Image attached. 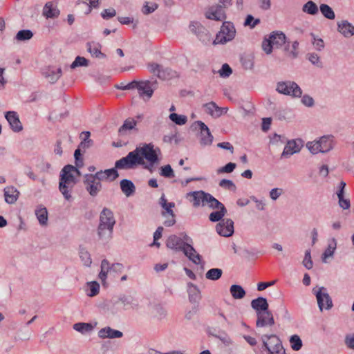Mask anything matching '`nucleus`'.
<instances>
[{
  "mask_svg": "<svg viewBox=\"0 0 354 354\" xmlns=\"http://www.w3.org/2000/svg\"><path fill=\"white\" fill-rule=\"evenodd\" d=\"M144 159L147 160L151 167L158 162V156L152 145L145 144L142 147H137L127 156L117 160L115 167L119 169H131L137 165H144Z\"/></svg>",
  "mask_w": 354,
  "mask_h": 354,
  "instance_id": "obj_1",
  "label": "nucleus"
},
{
  "mask_svg": "<svg viewBox=\"0 0 354 354\" xmlns=\"http://www.w3.org/2000/svg\"><path fill=\"white\" fill-rule=\"evenodd\" d=\"M81 173L79 169L71 165H67L62 169L59 175V189L64 198H72V191L78 181Z\"/></svg>",
  "mask_w": 354,
  "mask_h": 354,
  "instance_id": "obj_2",
  "label": "nucleus"
},
{
  "mask_svg": "<svg viewBox=\"0 0 354 354\" xmlns=\"http://www.w3.org/2000/svg\"><path fill=\"white\" fill-rule=\"evenodd\" d=\"M115 220L111 210L104 208L100 215L97 233L100 239L109 240L111 238Z\"/></svg>",
  "mask_w": 354,
  "mask_h": 354,
  "instance_id": "obj_3",
  "label": "nucleus"
},
{
  "mask_svg": "<svg viewBox=\"0 0 354 354\" xmlns=\"http://www.w3.org/2000/svg\"><path fill=\"white\" fill-rule=\"evenodd\" d=\"M232 3V0H219L218 3L207 9L205 16L207 19L222 21L226 19L225 10Z\"/></svg>",
  "mask_w": 354,
  "mask_h": 354,
  "instance_id": "obj_4",
  "label": "nucleus"
},
{
  "mask_svg": "<svg viewBox=\"0 0 354 354\" xmlns=\"http://www.w3.org/2000/svg\"><path fill=\"white\" fill-rule=\"evenodd\" d=\"M286 37L281 31H274L270 34L268 37L264 38L262 41V49L269 55L272 52L273 48H279L286 44Z\"/></svg>",
  "mask_w": 354,
  "mask_h": 354,
  "instance_id": "obj_5",
  "label": "nucleus"
},
{
  "mask_svg": "<svg viewBox=\"0 0 354 354\" xmlns=\"http://www.w3.org/2000/svg\"><path fill=\"white\" fill-rule=\"evenodd\" d=\"M236 35V30L232 23L224 21L220 31L214 41L215 44H225L232 40Z\"/></svg>",
  "mask_w": 354,
  "mask_h": 354,
  "instance_id": "obj_6",
  "label": "nucleus"
},
{
  "mask_svg": "<svg viewBox=\"0 0 354 354\" xmlns=\"http://www.w3.org/2000/svg\"><path fill=\"white\" fill-rule=\"evenodd\" d=\"M102 181L96 173L84 176V184L86 191L91 196H96L101 191Z\"/></svg>",
  "mask_w": 354,
  "mask_h": 354,
  "instance_id": "obj_7",
  "label": "nucleus"
},
{
  "mask_svg": "<svg viewBox=\"0 0 354 354\" xmlns=\"http://www.w3.org/2000/svg\"><path fill=\"white\" fill-rule=\"evenodd\" d=\"M277 91L282 94L300 97L302 94L301 88L295 82H281L277 84Z\"/></svg>",
  "mask_w": 354,
  "mask_h": 354,
  "instance_id": "obj_8",
  "label": "nucleus"
},
{
  "mask_svg": "<svg viewBox=\"0 0 354 354\" xmlns=\"http://www.w3.org/2000/svg\"><path fill=\"white\" fill-rule=\"evenodd\" d=\"M313 292L316 296L318 306L321 311L324 309L329 310L332 308L331 298L324 287L314 288Z\"/></svg>",
  "mask_w": 354,
  "mask_h": 354,
  "instance_id": "obj_9",
  "label": "nucleus"
},
{
  "mask_svg": "<svg viewBox=\"0 0 354 354\" xmlns=\"http://www.w3.org/2000/svg\"><path fill=\"white\" fill-rule=\"evenodd\" d=\"M147 68L150 73L162 80H167L172 76V71L169 68H164L161 65L157 63L148 64Z\"/></svg>",
  "mask_w": 354,
  "mask_h": 354,
  "instance_id": "obj_10",
  "label": "nucleus"
},
{
  "mask_svg": "<svg viewBox=\"0 0 354 354\" xmlns=\"http://www.w3.org/2000/svg\"><path fill=\"white\" fill-rule=\"evenodd\" d=\"M218 234L225 237L231 236L234 233V222L230 219H223L216 226Z\"/></svg>",
  "mask_w": 354,
  "mask_h": 354,
  "instance_id": "obj_11",
  "label": "nucleus"
},
{
  "mask_svg": "<svg viewBox=\"0 0 354 354\" xmlns=\"http://www.w3.org/2000/svg\"><path fill=\"white\" fill-rule=\"evenodd\" d=\"M195 124L201 130V145L203 146L212 145L213 142V136L211 134L207 126L202 121H196Z\"/></svg>",
  "mask_w": 354,
  "mask_h": 354,
  "instance_id": "obj_12",
  "label": "nucleus"
},
{
  "mask_svg": "<svg viewBox=\"0 0 354 354\" xmlns=\"http://www.w3.org/2000/svg\"><path fill=\"white\" fill-rule=\"evenodd\" d=\"M187 244L182 238L174 234L169 236L166 241V246L176 252H183Z\"/></svg>",
  "mask_w": 354,
  "mask_h": 354,
  "instance_id": "obj_13",
  "label": "nucleus"
},
{
  "mask_svg": "<svg viewBox=\"0 0 354 354\" xmlns=\"http://www.w3.org/2000/svg\"><path fill=\"white\" fill-rule=\"evenodd\" d=\"M207 194L203 191L191 192L187 194L186 198L189 200L194 207H197L201 204L205 205Z\"/></svg>",
  "mask_w": 354,
  "mask_h": 354,
  "instance_id": "obj_14",
  "label": "nucleus"
},
{
  "mask_svg": "<svg viewBox=\"0 0 354 354\" xmlns=\"http://www.w3.org/2000/svg\"><path fill=\"white\" fill-rule=\"evenodd\" d=\"M263 345L268 353L279 349L282 346L279 338L275 335H265L263 337Z\"/></svg>",
  "mask_w": 354,
  "mask_h": 354,
  "instance_id": "obj_15",
  "label": "nucleus"
},
{
  "mask_svg": "<svg viewBox=\"0 0 354 354\" xmlns=\"http://www.w3.org/2000/svg\"><path fill=\"white\" fill-rule=\"evenodd\" d=\"M257 327H264L266 326H272L274 324V320L271 312L268 310L257 312Z\"/></svg>",
  "mask_w": 354,
  "mask_h": 354,
  "instance_id": "obj_16",
  "label": "nucleus"
},
{
  "mask_svg": "<svg viewBox=\"0 0 354 354\" xmlns=\"http://www.w3.org/2000/svg\"><path fill=\"white\" fill-rule=\"evenodd\" d=\"M337 31L346 38L354 36V26L346 20L337 22Z\"/></svg>",
  "mask_w": 354,
  "mask_h": 354,
  "instance_id": "obj_17",
  "label": "nucleus"
},
{
  "mask_svg": "<svg viewBox=\"0 0 354 354\" xmlns=\"http://www.w3.org/2000/svg\"><path fill=\"white\" fill-rule=\"evenodd\" d=\"M5 117L14 131L19 132L22 130V124L15 111H8Z\"/></svg>",
  "mask_w": 354,
  "mask_h": 354,
  "instance_id": "obj_18",
  "label": "nucleus"
},
{
  "mask_svg": "<svg viewBox=\"0 0 354 354\" xmlns=\"http://www.w3.org/2000/svg\"><path fill=\"white\" fill-rule=\"evenodd\" d=\"M3 195L6 203L14 204L19 198V192L14 186H7L3 189Z\"/></svg>",
  "mask_w": 354,
  "mask_h": 354,
  "instance_id": "obj_19",
  "label": "nucleus"
},
{
  "mask_svg": "<svg viewBox=\"0 0 354 354\" xmlns=\"http://www.w3.org/2000/svg\"><path fill=\"white\" fill-rule=\"evenodd\" d=\"M138 91L140 97L149 99L153 93V89L151 88V82L147 81H140Z\"/></svg>",
  "mask_w": 354,
  "mask_h": 354,
  "instance_id": "obj_20",
  "label": "nucleus"
},
{
  "mask_svg": "<svg viewBox=\"0 0 354 354\" xmlns=\"http://www.w3.org/2000/svg\"><path fill=\"white\" fill-rule=\"evenodd\" d=\"M43 15L46 18H55L59 15L57 3L53 1L47 2L43 8Z\"/></svg>",
  "mask_w": 354,
  "mask_h": 354,
  "instance_id": "obj_21",
  "label": "nucleus"
},
{
  "mask_svg": "<svg viewBox=\"0 0 354 354\" xmlns=\"http://www.w3.org/2000/svg\"><path fill=\"white\" fill-rule=\"evenodd\" d=\"M183 252L194 263L199 265L201 263V256L190 244H187Z\"/></svg>",
  "mask_w": 354,
  "mask_h": 354,
  "instance_id": "obj_22",
  "label": "nucleus"
},
{
  "mask_svg": "<svg viewBox=\"0 0 354 354\" xmlns=\"http://www.w3.org/2000/svg\"><path fill=\"white\" fill-rule=\"evenodd\" d=\"M123 335L122 333L120 330H115L111 328V327H105L100 330L98 332V336L100 338H120Z\"/></svg>",
  "mask_w": 354,
  "mask_h": 354,
  "instance_id": "obj_23",
  "label": "nucleus"
},
{
  "mask_svg": "<svg viewBox=\"0 0 354 354\" xmlns=\"http://www.w3.org/2000/svg\"><path fill=\"white\" fill-rule=\"evenodd\" d=\"M345 187L346 183L341 181L339 183V190L337 192V195L339 200V205L344 209H348L351 206L350 201L349 199L344 198V190Z\"/></svg>",
  "mask_w": 354,
  "mask_h": 354,
  "instance_id": "obj_24",
  "label": "nucleus"
},
{
  "mask_svg": "<svg viewBox=\"0 0 354 354\" xmlns=\"http://www.w3.org/2000/svg\"><path fill=\"white\" fill-rule=\"evenodd\" d=\"M204 107L205 109V111L214 118L220 117L223 113V110H225V113L227 110V109L218 107L214 102L205 104Z\"/></svg>",
  "mask_w": 354,
  "mask_h": 354,
  "instance_id": "obj_25",
  "label": "nucleus"
},
{
  "mask_svg": "<svg viewBox=\"0 0 354 354\" xmlns=\"http://www.w3.org/2000/svg\"><path fill=\"white\" fill-rule=\"evenodd\" d=\"M87 50L92 57L96 58H105L106 55L101 52L102 46L100 44L91 41L87 43Z\"/></svg>",
  "mask_w": 354,
  "mask_h": 354,
  "instance_id": "obj_26",
  "label": "nucleus"
},
{
  "mask_svg": "<svg viewBox=\"0 0 354 354\" xmlns=\"http://www.w3.org/2000/svg\"><path fill=\"white\" fill-rule=\"evenodd\" d=\"M43 74L48 79L50 82L54 83L62 76V71L60 68L55 69L54 68L49 67L43 72Z\"/></svg>",
  "mask_w": 354,
  "mask_h": 354,
  "instance_id": "obj_27",
  "label": "nucleus"
},
{
  "mask_svg": "<svg viewBox=\"0 0 354 354\" xmlns=\"http://www.w3.org/2000/svg\"><path fill=\"white\" fill-rule=\"evenodd\" d=\"M100 179L103 180H114L118 176L117 170L114 168L106 169L104 171H100L96 172Z\"/></svg>",
  "mask_w": 354,
  "mask_h": 354,
  "instance_id": "obj_28",
  "label": "nucleus"
},
{
  "mask_svg": "<svg viewBox=\"0 0 354 354\" xmlns=\"http://www.w3.org/2000/svg\"><path fill=\"white\" fill-rule=\"evenodd\" d=\"M251 306L257 313L268 310V304L266 299L261 297L253 299L251 302Z\"/></svg>",
  "mask_w": 354,
  "mask_h": 354,
  "instance_id": "obj_29",
  "label": "nucleus"
},
{
  "mask_svg": "<svg viewBox=\"0 0 354 354\" xmlns=\"http://www.w3.org/2000/svg\"><path fill=\"white\" fill-rule=\"evenodd\" d=\"M160 205L164 209L162 212V216L166 217L167 214H174L173 208L175 207V203L168 202L164 194H162L160 198Z\"/></svg>",
  "mask_w": 354,
  "mask_h": 354,
  "instance_id": "obj_30",
  "label": "nucleus"
},
{
  "mask_svg": "<svg viewBox=\"0 0 354 354\" xmlns=\"http://www.w3.org/2000/svg\"><path fill=\"white\" fill-rule=\"evenodd\" d=\"M189 30L196 35L200 39H202L204 34H205L206 29L205 27L198 21H192L189 26Z\"/></svg>",
  "mask_w": 354,
  "mask_h": 354,
  "instance_id": "obj_31",
  "label": "nucleus"
},
{
  "mask_svg": "<svg viewBox=\"0 0 354 354\" xmlns=\"http://www.w3.org/2000/svg\"><path fill=\"white\" fill-rule=\"evenodd\" d=\"M317 141L321 146L322 153L329 151L333 147V140L332 136H325L322 137Z\"/></svg>",
  "mask_w": 354,
  "mask_h": 354,
  "instance_id": "obj_32",
  "label": "nucleus"
},
{
  "mask_svg": "<svg viewBox=\"0 0 354 354\" xmlns=\"http://www.w3.org/2000/svg\"><path fill=\"white\" fill-rule=\"evenodd\" d=\"M300 151V146L295 140L288 141L285 146L282 156H290Z\"/></svg>",
  "mask_w": 354,
  "mask_h": 354,
  "instance_id": "obj_33",
  "label": "nucleus"
},
{
  "mask_svg": "<svg viewBox=\"0 0 354 354\" xmlns=\"http://www.w3.org/2000/svg\"><path fill=\"white\" fill-rule=\"evenodd\" d=\"M337 248V241L333 238L328 241V247L322 254V261L326 262V259L333 257Z\"/></svg>",
  "mask_w": 354,
  "mask_h": 354,
  "instance_id": "obj_34",
  "label": "nucleus"
},
{
  "mask_svg": "<svg viewBox=\"0 0 354 354\" xmlns=\"http://www.w3.org/2000/svg\"><path fill=\"white\" fill-rule=\"evenodd\" d=\"M35 215L41 225L47 224L48 221V211L47 209L43 205H39L35 210Z\"/></svg>",
  "mask_w": 354,
  "mask_h": 354,
  "instance_id": "obj_35",
  "label": "nucleus"
},
{
  "mask_svg": "<svg viewBox=\"0 0 354 354\" xmlns=\"http://www.w3.org/2000/svg\"><path fill=\"white\" fill-rule=\"evenodd\" d=\"M101 270L99 273V278L101 280L102 284L104 286L106 283V279L107 274L111 271L110 263L106 259H103L101 262Z\"/></svg>",
  "mask_w": 354,
  "mask_h": 354,
  "instance_id": "obj_36",
  "label": "nucleus"
},
{
  "mask_svg": "<svg viewBox=\"0 0 354 354\" xmlns=\"http://www.w3.org/2000/svg\"><path fill=\"white\" fill-rule=\"evenodd\" d=\"M120 187L122 192L127 196H129L135 192V186L133 183L129 180H122L120 181Z\"/></svg>",
  "mask_w": 354,
  "mask_h": 354,
  "instance_id": "obj_37",
  "label": "nucleus"
},
{
  "mask_svg": "<svg viewBox=\"0 0 354 354\" xmlns=\"http://www.w3.org/2000/svg\"><path fill=\"white\" fill-rule=\"evenodd\" d=\"M227 209L224 205H222L221 208L217 209L216 211L212 212L209 215V219L212 222L221 221L223 217L226 214Z\"/></svg>",
  "mask_w": 354,
  "mask_h": 354,
  "instance_id": "obj_38",
  "label": "nucleus"
},
{
  "mask_svg": "<svg viewBox=\"0 0 354 354\" xmlns=\"http://www.w3.org/2000/svg\"><path fill=\"white\" fill-rule=\"evenodd\" d=\"M302 11L308 15H315L318 13L319 9L315 2L308 1L303 6Z\"/></svg>",
  "mask_w": 354,
  "mask_h": 354,
  "instance_id": "obj_39",
  "label": "nucleus"
},
{
  "mask_svg": "<svg viewBox=\"0 0 354 354\" xmlns=\"http://www.w3.org/2000/svg\"><path fill=\"white\" fill-rule=\"evenodd\" d=\"M230 290L232 297L235 299H242L245 295V291L239 285L231 286Z\"/></svg>",
  "mask_w": 354,
  "mask_h": 354,
  "instance_id": "obj_40",
  "label": "nucleus"
},
{
  "mask_svg": "<svg viewBox=\"0 0 354 354\" xmlns=\"http://www.w3.org/2000/svg\"><path fill=\"white\" fill-rule=\"evenodd\" d=\"M320 12L322 14L328 19H334L335 15L333 10L327 4L322 3L320 5Z\"/></svg>",
  "mask_w": 354,
  "mask_h": 354,
  "instance_id": "obj_41",
  "label": "nucleus"
},
{
  "mask_svg": "<svg viewBox=\"0 0 354 354\" xmlns=\"http://www.w3.org/2000/svg\"><path fill=\"white\" fill-rule=\"evenodd\" d=\"M169 118L176 124L183 125L187 122V117L185 115H178L172 113L169 115Z\"/></svg>",
  "mask_w": 354,
  "mask_h": 354,
  "instance_id": "obj_42",
  "label": "nucleus"
},
{
  "mask_svg": "<svg viewBox=\"0 0 354 354\" xmlns=\"http://www.w3.org/2000/svg\"><path fill=\"white\" fill-rule=\"evenodd\" d=\"M223 271L220 268H212L209 270L206 274L205 277L207 279L210 280H217L222 275Z\"/></svg>",
  "mask_w": 354,
  "mask_h": 354,
  "instance_id": "obj_43",
  "label": "nucleus"
},
{
  "mask_svg": "<svg viewBox=\"0 0 354 354\" xmlns=\"http://www.w3.org/2000/svg\"><path fill=\"white\" fill-rule=\"evenodd\" d=\"M290 344L292 350L299 351L302 347V341L299 335H293L290 338Z\"/></svg>",
  "mask_w": 354,
  "mask_h": 354,
  "instance_id": "obj_44",
  "label": "nucleus"
},
{
  "mask_svg": "<svg viewBox=\"0 0 354 354\" xmlns=\"http://www.w3.org/2000/svg\"><path fill=\"white\" fill-rule=\"evenodd\" d=\"M207 201L205 204L208 205L209 207L212 209H220L222 205H224L223 203L219 202L216 198L212 196L210 194H207Z\"/></svg>",
  "mask_w": 354,
  "mask_h": 354,
  "instance_id": "obj_45",
  "label": "nucleus"
},
{
  "mask_svg": "<svg viewBox=\"0 0 354 354\" xmlns=\"http://www.w3.org/2000/svg\"><path fill=\"white\" fill-rule=\"evenodd\" d=\"M187 291L190 300H196L200 297L199 290L194 284L189 283Z\"/></svg>",
  "mask_w": 354,
  "mask_h": 354,
  "instance_id": "obj_46",
  "label": "nucleus"
},
{
  "mask_svg": "<svg viewBox=\"0 0 354 354\" xmlns=\"http://www.w3.org/2000/svg\"><path fill=\"white\" fill-rule=\"evenodd\" d=\"M88 64H89V61L87 59H86L84 57L77 56V57H76V58L75 59L73 62L71 64L70 67L71 69H74V68H75L77 67H80V66L86 67L88 66Z\"/></svg>",
  "mask_w": 354,
  "mask_h": 354,
  "instance_id": "obj_47",
  "label": "nucleus"
},
{
  "mask_svg": "<svg viewBox=\"0 0 354 354\" xmlns=\"http://www.w3.org/2000/svg\"><path fill=\"white\" fill-rule=\"evenodd\" d=\"M74 330L84 333L85 332L91 331L93 329V326L91 324L88 323H76L73 325Z\"/></svg>",
  "mask_w": 354,
  "mask_h": 354,
  "instance_id": "obj_48",
  "label": "nucleus"
},
{
  "mask_svg": "<svg viewBox=\"0 0 354 354\" xmlns=\"http://www.w3.org/2000/svg\"><path fill=\"white\" fill-rule=\"evenodd\" d=\"M88 292H87V295L89 297H94L99 293L100 290V285L96 281H91L88 283Z\"/></svg>",
  "mask_w": 354,
  "mask_h": 354,
  "instance_id": "obj_49",
  "label": "nucleus"
},
{
  "mask_svg": "<svg viewBox=\"0 0 354 354\" xmlns=\"http://www.w3.org/2000/svg\"><path fill=\"white\" fill-rule=\"evenodd\" d=\"M136 125V122L134 119L128 118L124 121L123 125L122 127H120V128L119 129V131L120 133H122V132L126 131L127 130L133 129Z\"/></svg>",
  "mask_w": 354,
  "mask_h": 354,
  "instance_id": "obj_50",
  "label": "nucleus"
},
{
  "mask_svg": "<svg viewBox=\"0 0 354 354\" xmlns=\"http://www.w3.org/2000/svg\"><path fill=\"white\" fill-rule=\"evenodd\" d=\"M33 36L32 32L29 30H22L17 32L16 39L19 41L28 40Z\"/></svg>",
  "mask_w": 354,
  "mask_h": 354,
  "instance_id": "obj_51",
  "label": "nucleus"
},
{
  "mask_svg": "<svg viewBox=\"0 0 354 354\" xmlns=\"http://www.w3.org/2000/svg\"><path fill=\"white\" fill-rule=\"evenodd\" d=\"M306 147L312 153L316 154L318 153H322L321 146L319 145L317 140L308 142L306 144Z\"/></svg>",
  "mask_w": 354,
  "mask_h": 354,
  "instance_id": "obj_52",
  "label": "nucleus"
},
{
  "mask_svg": "<svg viewBox=\"0 0 354 354\" xmlns=\"http://www.w3.org/2000/svg\"><path fill=\"white\" fill-rule=\"evenodd\" d=\"M160 174L165 178H172L174 176V171L169 165L162 167L160 168Z\"/></svg>",
  "mask_w": 354,
  "mask_h": 354,
  "instance_id": "obj_53",
  "label": "nucleus"
},
{
  "mask_svg": "<svg viewBox=\"0 0 354 354\" xmlns=\"http://www.w3.org/2000/svg\"><path fill=\"white\" fill-rule=\"evenodd\" d=\"M80 257L84 266H91L92 260L90 254L86 250H81L80 252Z\"/></svg>",
  "mask_w": 354,
  "mask_h": 354,
  "instance_id": "obj_54",
  "label": "nucleus"
},
{
  "mask_svg": "<svg viewBox=\"0 0 354 354\" xmlns=\"http://www.w3.org/2000/svg\"><path fill=\"white\" fill-rule=\"evenodd\" d=\"M260 23L259 19H254L251 15H248L245 20L244 26H250L251 28H254L257 25Z\"/></svg>",
  "mask_w": 354,
  "mask_h": 354,
  "instance_id": "obj_55",
  "label": "nucleus"
},
{
  "mask_svg": "<svg viewBox=\"0 0 354 354\" xmlns=\"http://www.w3.org/2000/svg\"><path fill=\"white\" fill-rule=\"evenodd\" d=\"M158 8V5L156 3H151V6L149 5L148 2H146L142 7V11L145 15H149Z\"/></svg>",
  "mask_w": 354,
  "mask_h": 354,
  "instance_id": "obj_56",
  "label": "nucleus"
},
{
  "mask_svg": "<svg viewBox=\"0 0 354 354\" xmlns=\"http://www.w3.org/2000/svg\"><path fill=\"white\" fill-rule=\"evenodd\" d=\"M308 59L313 64L317 66V67L322 66V62L319 60V57L317 54L315 53H309L308 54Z\"/></svg>",
  "mask_w": 354,
  "mask_h": 354,
  "instance_id": "obj_57",
  "label": "nucleus"
},
{
  "mask_svg": "<svg viewBox=\"0 0 354 354\" xmlns=\"http://www.w3.org/2000/svg\"><path fill=\"white\" fill-rule=\"evenodd\" d=\"M232 73V68L227 64H224L219 71L221 77H229Z\"/></svg>",
  "mask_w": 354,
  "mask_h": 354,
  "instance_id": "obj_58",
  "label": "nucleus"
},
{
  "mask_svg": "<svg viewBox=\"0 0 354 354\" xmlns=\"http://www.w3.org/2000/svg\"><path fill=\"white\" fill-rule=\"evenodd\" d=\"M304 266L308 270L313 268V261L311 260L310 251L306 250L305 252V257L303 261Z\"/></svg>",
  "mask_w": 354,
  "mask_h": 354,
  "instance_id": "obj_59",
  "label": "nucleus"
},
{
  "mask_svg": "<svg viewBox=\"0 0 354 354\" xmlns=\"http://www.w3.org/2000/svg\"><path fill=\"white\" fill-rule=\"evenodd\" d=\"M236 168V164L233 162H229L224 167H221L218 170V173H231Z\"/></svg>",
  "mask_w": 354,
  "mask_h": 354,
  "instance_id": "obj_60",
  "label": "nucleus"
},
{
  "mask_svg": "<svg viewBox=\"0 0 354 354\" xmlns=\"http://www.w3.org/2000/svg\"><path fill=\"white\" fill-rule=\"evenodd\" d=\"M175 214H167L164 221V225L167 227L173 226L176 223Z\"/></svg>",
  "mask_w": 354,
  "mask_h": 354,
  "instance_id": "obj_61",
  "label": "nucleus"
},
{
  "mask_svg": "<svg viewBox=\"0 0 354 354\" xmlns=\"http://www.w3.org/2000/svg\"><path fill=\"white\" fill-rule=\"evenodd\" d=\"M115 15H116V11L114 8L105 9L102 12V17L106 19L111 18V17L115 16Z\"/></svg>",
  "mask_w": 354,
  "mask_h": 354,
  "instance_id": "obj_62",
  "label": "nucleus"
},
{
  "mask_svg": "<svg viewBox=\"0 0 354 354\" xmlns=\"http://www.w3.org/2000/svg\"><path fill=\"white\" fill-rule=\"evenodd\" d=\"M259 8L263 10H268L271 8V0H258Z\"/></svg>",
  "mask_w": 354,
  "mask_h": 354,
  "instance_id": "obj_63",
  "label": "nucleus"
},
{
  "mask_svg": "<svg viewBox=\"0 0 354 354\" xmlns=\"http://www.w3.org/2000/svg\"><path fill=\"white\" fill-rule=\"evenodd\" d=\"M283 193L281 189L274 188L270 192V196L272 200H277Z\"/></svg>",
  "mask_w": 354,
  "mask_h": 354,
  "instance_id": "obj_64",
  "label": "nucleus"
}]
</instances>
